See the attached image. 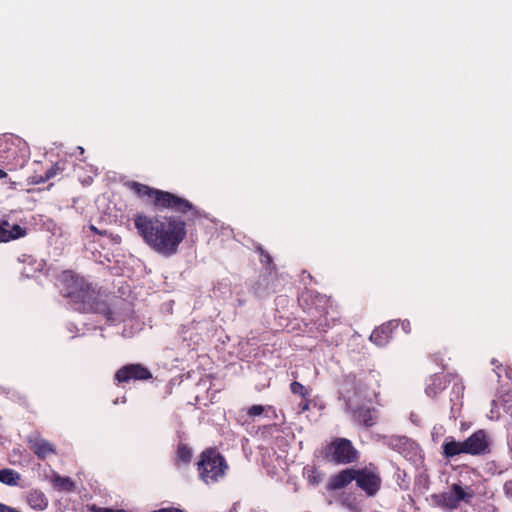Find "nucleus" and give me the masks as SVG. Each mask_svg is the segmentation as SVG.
<instances>
[{
    "mask_svg": "<svg viewBox=\"0 0 512 512\" xmlns=\"http://www.w3.org/2000/svg\"><path fill=\"white\" fill-rule=\"evenodd\" d=\"M133 222L143 242L166 257L177 253L187 235L186 222L174 215H147L137 212L133 216Z\"/></svg>",
    "mask_w": 512,
    "mask_h": 512,
    "instance_id": "f257e3e1",
    "label": "nucleus"
},
{
    "mask_svg": "<svg viewBox=\"0 0 512 512\" xmlns=\"http://www.w3.org/2000/svg\"><path fill=\"white\" fill-rule=\"evenodd\" d=\"M59 282L61 294L70 300L75 310L100 314L107 322H114V313L109 304L84 277L64 271L59 276Z\"/></svg>",
    "mask_w": 512,
    "mask_h": 512,
    "instance_id": "f03ea898",
    "label": "nucleus"
},
{
    "mask_svg": "<svg viewBox=\"0 0 512 512\" xmlns=\"http://www.w3.org/2000/svg\"><path fill=\"white\" fill-rule=\"evenodd\" d=\"M126 185L138 198L147 199L156 209H167L180 214L191 212V215L196 219L203 216L201 211L189 200L177 194L153 188L137 181H130Z\"/></svg>",
    "mask_w": 512,
    "mask_h": 512,
    "instance_id": "7ed1b4c3",
    "label": "nucleus"
},
{
    "mask_svg": "<svg viewBox=\"0 0 512 512\" xmlns=\"http://www.w3.org/2000/svg\"><path fill=\"white\" fill-rule=\"evenodd\" d=\"M30 158L28 143L13 134L0 135V165L9 171L23 168Z\"/></svg>",
    "mask_w": 512,
    "mask_h": 512,
    "instance_id": "20e7f679",
    "label": "nucleus"
},
{
    "mask_svg": "<svg viewBox=\"0 0 512 512\" xmlns=\"http://www.w3.org/2000/svg\"><path fill=\"white\" fill-rule=\"evenodd\" d=\"M229 469L225 457L216 448H207L201 452L197 462V472L206 485L215 484L223 479Z\"/></svg>",
    "mask_w": 512,
    "mask_h": 512,
    "instance_id": "39448f33",
    "label": "nucleus"
},
{
    "mask_svg": "<svg viewBox=\"0 0 512 512\" xmlns=\"http://www.w3.org/2000/svg\"><path fill=\"white\" fill-rule=\"evenodd\" d=\"M324 458L336 465H347L357 462L359 451L347 438H335L323 449Z\"/></svg>",
    "mask_w": 512,
    "mask_h": 512,
    "instance_id": "423d86ee",
    "label": "nucleus"
},
{
    "mask_svg": "<svg viewBox=\"0 0 512 512\" xmlns=\"http://www.w3.org/2000/svg\"><path fill=\"white\" fill-rule=\"evenodd\" d=\"M355 482L366 496L373 497L380 490L382 479L375 467H364L356 469Z\"/></svg>",
    "mask_w": 512,
    "mask_h": 512,
    "instance_id": "0eeeda50",
    "label": "nucleus"
},
{
    "mask_svg": "<svg viewBox=\"0 0 512 512\" xmlns=\"http://www.w3.org/2000/svg\"><path fill=\"white\" fill-rule=\"evenodd\" d=\"M152 373L140 363L127 364L119 368L114 374V382L117 384L130 381H147L152 379Z\"/></svg>",
    "mask_w": 512,
    "mask_h": 512,
    "instance_id": "6e6552de",
    "label": "nucleus"
},
{
    "mask_svg": "<svg viewBox=\"0 0 512 512\" xmlns=\"http://www.w3.org/2000/svg\"><path fill=\"white\" fill-rule=\"evenodd\" d=\"M473 497V491L466 492L459 484H453L449 492L435 495L436 503L444 508L456 509L461 501L469 502Z\"/></svg>",
    "mask_w": 512,
    "mask_h": 512,
    "instance_id": "1a4fd4ad",
    "label": "nucleus"
},
{
    "mask_svg": "<svg viewBox=\"0 0 512 512\" xmlns=\"http://www.w3.org/2000/svg\"><path fill=\"white\" fill-rule=\"evenodd\" d=\"M464 441L466 454L482 456L491 453V440L487 432L483 429L475 431Z\"/></svg>",
    "mask_w": 512,
    "mask_h": 512,
    "instance_id": "9d476101",
    "label": "nucleus"
},
{
    "mask_svg": "<svg viewBox=\"0 0 512 512\" xmlns=\"http://www.w3.org/2000/svg\"><path fill=\"white\" fill-rule=\"evenodd\" d=\"M27 235V229L18 224H11L8 220L0 221V243L10 242Z\"/></svg>",
    "mask_w": 512,
    "mask_h": 512,
    "instance_id": "9b49d317",
    "label": "nucleus"
},
{
    "mask_svg": "<svg viewBox=\"0 0 512 512\" xmlns=\"http://www.w3.org/2000/svg\"><path fill=\"white\" fill-rule=\"evenodd\" d=\"M355 468H346L332 475L327 483V490L335 491L345 488L352 481H355Z\"/></svg>",
    "mask_w": 512,
    "mask_h": 512,
    "instance_id": "f8f14e48",
    "label": "nucleus"
},
{
    "mask_svg": "<svg viewBox=\"0 0 512 512\" xmlns=\"http://www.w3.org/2000/svg\"><path fill=\"white\" fill-rule=\"evenodd\" d=\"M28 447L41 460L49 455L56 454L55 446L46 439L35 437L28 439Z\"/></svg>",
    "mask_w": 512,
    "mask_h": 512,
    "instance_id": "ddd939ff",
    "label": "nucleus"
},
{
    "mask_svg": "<svg viewBox=\"0 0 512 512\" xmlns=\"http://www.w3.org/2000/svg\"><path fill=\"white\" fill-rule=\"evenodd\" d=\"M354 420L366 427H372L377 421V409L366 405L359 406L353 410Z\"/></svg>",
    "mask_w": 512,
    "mask_h": 512,
    "instance_id": "4468645a",
    "label": "nucleus"
},
{
    "mask_svg": "<svg viewBox=\"0 0 512 512\" xmlns=\"http://www.w3.org/2000/svg\"><path fill=\"white\" fill-rule=\"evenodd\" d=\"M460 454H466L465 441H456L452 436L446 437L442 444V455L452 459Z\"/></svg>",
    "mask_w": 512,
    "mask_h": 512,
    "instance_id": "2eb2a0df",
    "label": "nucleus"
},
{
    "mask_svg": "<svg viewBox=\"0 0 512 512\" xmlns=\"http://www.w3.org/2000/svg\"><path fill=\"white\" fill-rule=\"evenodd\" d=\"M65 161H57L55 162L46 172L44 175H33L31 176L30 183L32 184H42L46 181L54 178L56 175L60 174L65 170Z\"/></svg>",
    "mask_w": 512,
    "mask_h": 512,
    "instance_id": "dca6fc26",
    "label": "nucleus"
},
{
    "mask_svg": "<svg viewBox=\"0 0 512 512\" xmlns=\"http://www.w3.org/2000/svg\"><path fill=\"white\" fill-rule=\"evenodd\" d=\"M391 333H392L391 324L390 323L382 324L381 326L376 327L372 331V333L370 335V340L377 346L382 347V346H385L389 342V339L391 338Z\"/></svg>",
    "mask_w": 512,
    "mask_h": 512,
    "instance_id": "f3484780",
    "label": "nucleus"
},
{
    "mask_svg": "<svg viewBox=\"0 0 512 512\" xmlns=\"http://www.w3.org/2000/svg\"><path fill=\"white\" fill-rule=\"evenodd\" d=\"M27 502L33 509L37 510H44L48 505L45 494L38 490H32L28 493Z\"/></svg>",
    "mask_w": 512,
    "mask_h": 512,
    "instance_id": "a211bd4d",
    "label": "nucleus"
},
{
    "mask_svg": "<svg viewBox=\"0 0 512 512\" xmlns=\"http://www.w3.org/2000/svg\"><path fill=\"white\" fill-rule=\"evenodd\" d=\"M192 459V449L185 443H179L176 451L175 464H189Z\"/></svg>",
    "mask_w": 512,
    "mask_h": 512,
    "instance_id": "6ab92c4d",
    "label": "nucleus"
},
{
    "mask_svg": "<svg viewBox=\"0 0 512 512\" xmlns=\"http://www.w3.org/2000/svg\"><path fill=\"white\" fill-rule=\"evenodd\" d=\"M21 476L13 469L5 468L0 470V482L9 486H16Z\"/></svg>",
    "mask_w": 512,
    "mask_h": 512,
    "instance_id": "aec40b11",
    "label": "nucleus"
},
{
    "mask_svg": "<svg viewBox=\"0 0 512 512\" xmlns=\"http://www.w3.org/2000/svg\"><path fill=\"white\" fill-rule=\"evenodd\" d=\"M307 481L312 485H318L323 479V474L315 467L308 466L305 469Z\"/></svg>",
    "mask_w": 512,
    "mask_h": 512,
    "instance_id": "412c9836",
    "label": "nucleus"
},
{
    "mask_svg": "<svg viewBox=\"0 0 512 512\" xmlns=\"http://www.w3.org/2000/svg\"><path fill=\"white\" fill-rule=\"evenodd\" d=\"M54 485L61 490L71 492L75 489V483L69 477L57 475L54 477Z\"/></svg>",
    "mask_w": 512,
    "mask_h": 512,
    "instance_id": "4be33fe9",
    "label": "nucleus"
},
{
    "mask_svg": "<svg viewBox=\"0 0 512 512\" xmlns=\"http://www.w3.org/2000/svg\"><path fill=\"white\" fill-rule=\"evenodd\" d=\"M290 391L295 395H299L301 398H308L310 396L309 390L297 381H293L290 384Z\"/></svg>",
    "mask_w": 512,
    "mask_h": 512,
    "instance_id": "5701e85b",
    "label": "nucleus"
},
{
    "mask_svg": "<svg viewBox=\"0 0 512 512\" xmlns=\"http://www.w3.org/2000/svg\"><path fill=\"white\" fill-rule=\"evenodd\" d=\"M264 412V407L262 405H252L247 410V415L250 417L260 416Z\"/></svg>",
    "mask_w": 512,
    "mask_h": 512,
    "instance_id": "b1692460",
    "label": "nucleus"
},
{
    "mask_svg": "<svg viewBox=\"0 0 512 512\" xmlns=\"http://www.w3.org/2000/svg\"><path fill=\"white\" fill-rule=\"evenodd\" d=\"M257 251L261 256V263L268 265L272 263L271 255L267 253L262 247H258Z\"/></svg>",
    "mask_w": 512,
    "mask_h": 512,
    "instance_id": "393cba45",
    "label": "nucleus"
},
{
    "mask_svg": "<svg viewBox=\"0 0 512 512\" xmlns=\"http://www.w3.org/2000/svg\"><path fill=\"white\" fill-rule=\"evenodd\" d=\"M303 399V402L300 404V407H301V411H307L309 410L310 408V399L309 397L308 398H302Z\"/></svg>",
    "mask_w": 512,
    "mask_h": 512,
    "instance_id": "a878e982",
    "label": "nucleus"
},
{
    "mask_svg": "<svg viewBox=\"0 0 512 512\" xmlns=\"http://www.w3.org/2000/svg\"><path fill=\"white\" fill-rule=\"evenodd\" d=\"M6 177H7V173L3 169H0V179H4Z\"/></svg>",
    "mask_w": 512,
    "mask_h": 512,
    "instance_id": "bb28decb",
    "label": "nucleus"
},
{
    "mask_svg": "<svg viewBox=\"0 0 512 512\" xmlns=\"http://www.w3.org/2000/svg\"><path fill=\"white\" fill-rule=\"evenodd\" d=\"M90 229L96 234H102L95 226L91 225Z\"/></svg>",
    "mask_w": 512,
    "mask_h": 512,
    "instance_id": "cd10ccee",
    "label": "nucleus"
},
{
    "mask_svg": "<svg viewBox=\"0 0 512 512\" xmlns=\"http://www.w3.org/2000/svg\"><path fill=\"white\" fill-rule=\"evenodd\" d=\"M292 376H293L294 378H297V376H298V375H297V373H296V372H292Z\"/></svg>",
    "mask_w": 512,
    "mask_h": 512,
    "instance_id": "c85d7f7f",
    "label": "nucleus"
}]
</instances>
